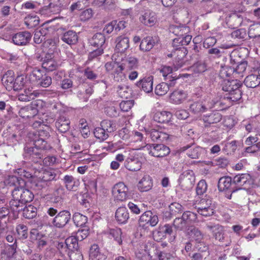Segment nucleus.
Returning <instances> with one entry per match:
<instances>
[{"label":"nucleus","instance_id":"obj_1","mask_svg":"<svg viewBox=\"0 0 260 260\" xmlns=\"http://www.w3.org/2000/svg\"><path fill=\"white\" fill-rule=\"evenodd\" d=\"M38 138L34 140L33 147L24 148L25 156L28 159L34 162L41 161L47 150L51 149L46 139L50 137L49 133L44 130L38 132Z\"/></svg>","mask_w":260,"mask_h":260},{"label":"nucleus","instance_id":"obj_2","mask_svg":"<svg viewBox=\"0 0 260 260\" xmlns=\"http://www.w3.org/2000/svg\"><path fill=\"white\" fill-rule=\"evenodd\" d=\"M2 81L8 91H19L24 88L26 82V77L24 75H20L15 78L12 72L9 71L4 75Z\"/></svg>","mask_w":260,"mask_h":260},{"label":"nucleus","instance_id":"obj_3","mask_svg":"<svg viewBox=\"0 0 260 260\" xmlns=\"http://www.w3.org/2000/svg\"><path fill=\"white\" fill-rule=\"evenodd\" d=\"M47 212L50 216L56 215L52 220V223L58 228H63L71 219V215L68 210H62L58 212L56 209L50 207Z\"/></svg>","mask_w":260,"mask_h":260},{"label":"nucleus","instance_id":"obj_4","mask_svg":"<svg viewBox=\"0 0 260 260\" xmlns=\"http://www.w3.org/2000/svg\"><path fill=\"white\" fill-rule=\"evenodd\" d=\"M199 214L205 217H210L215 212V206L213 200L210 198L202 199L196 207Z\"/></svg>","mask_w":260,"mask_h":260},{"label":"nucleus","instance_id":"obj_5","mask_svg":"<svg viewBox=\"0 0 260 260\" xmlns=\"http://www.w3.org/2000/svg\"><path fill=\"white\" fill-rule=\"evenodd\" d=\"M195 176L192 171L187 170L183 172L179 176L178 181L181 188L183 190L191 189L195 183Z\"/></svg>","mask_w":260,"mask_h":260},{"label":"nucleus","instance_id":"obj_6","mask_svg":"<svg viewBox=\"0 0 260 260\" xmlns=\"http://www.w3.org/2000/svg\"><path fill=\"white\" fill-rule=\"evenodd\" d=\"M145 148L150 155L156 157H162L170 153V148L162 144H148Z\"/></svg>","mask_w":260,"mask_h":260},{"label":"nucleus","instance_id":"obj_7","mask_svg":"<svg viewBox=\"0 0 260 260\" xmlns=\"http://www.w3.org/2000/svg\"><path fill=\"white\" fill-rule=\"evenodd\" d=\"M12 196L14 199H19L25 205L27 203L31 202L34 196L32 192L22 186L15 187L11 191Z\"/></svg>","mask_w":260,"mask_h":260},{"label":"nucleus","instance_id":"obj_8","mask_svg":"<svg viewBox=\"0 0 260 260\" xmlns=\"http://www.w3.org/2000/svg\"><path fill=\"white\" fill-rule=\"evenodd\" d=\"M128 191V187L122 182L115 184L112 190V195L114 200L120 202H123L127 200Z\"/></svg>","mask_w":260,"mask_h":260},{"label":"nucleus","instance_id":"obj_9","mask_svg":"<svg viewBox=\"0 0 260 260\" xmlns=\"http://www.w3.org/2000/svg\"><path fill=\"white\" fill-rule=\"evenodd\" d=\"M233 179L229 176H224L221 177L218 182V188L220 191L229 190L231 194L229 196L226 195V197L229 199H231L233 193L238 190V189H235V187H232L233 185Z\"/></svg>","mask_w":260,"mask_h":260},{"label":"nucleus","instance_id":"obj_10","mask_svg":"<svg viewBox=\"0 0 260 260\" xmlns=\"http://www.w3.org/2000/svg\"><path fill=\"white\" fill-rule=\"evenodd\" d=\"M70 120L64 112L60 113L55 122V126L61 133L68 132L70 128Z\"/></svg>","mask_w":260,"mask_h":260},{"label":"nucleus","instance_id":"obj_11","mask_svg":"<svg viewBox=\"0 0 260 260\" xmlns=\"http://www.w3.org/2000/svg\"><path fill=\"white\" fill-rule=\"evenodd\" d=\"M251 183V177L249 174H241L236 175L233 178V184L237 186L238 190L248 187Z\"/></svg>","mask_w":260,"mask_h":260},{"label":"nucleus","instance_id":"obj_12","mask_svg":"<svg viewBox=\"0 0 260 260\" xmlns=\"http://www.w3.org/2000/svg\"><path fill=\"white\" fill-rule=\"evenodd\" d=\"M221 119L222 115L217 111H213L211 113L203 115L202 117L205 127H209L211 124L217 123L220 122Z\"/></svg>","mask_w":260,"mask_h":260},{"label":"nucleus","instance_id":"obj_13","mask_svg":"<svg viewBox=\"0 0 260 260\" xmlns=\"http://www.w3.org/2000/svg\"><path fill=\"white\" fill-rule=\"evenodd\" d=\"M188 234L190 235L192 238L198 243L196 247L199 251L205 252L208 250V247L201 242L203 239V235L198 229L194 227L191 228L190 232H188Z\"/></svg>","mask_w":260,"mask_h":260},{"label":"nucleus","instance_id":"obj_14","mask_svg":"<svg viewBox=\"0 0 260 260\" xmlns=\"http://www.w3.org/2000/svg\"><path fill=\"white\" fill-rule=\"evenodd\" d=\"M32 35L29 31H25L15 34L12 37L13 43L17 45H26L29 43Z\"/></svg>","mask_w":260,"mask_h":260},{"label":"nucleus","instance_id":"obj_15","mask_svg":"<svg viewBox=\"0 0 260 260\" xmlns=\"http://www.w3.org/2000/svg\"><path fill=\"white\" fill-rule=\"evenodd\" d=\"M158 38L156 36H147L142 40L140 49L143 51H149L158 43Z\"/></svg>","mask_w":260,"mask_h":260},{"label":"nucleus","instance_id":"obj_16","mask_svg":"<svg viewBox=\"0 0 260 260\" xmlns=\"http://www.w3.org/2000/svg\"><path fill=\"white\" fill-rule=\"evenodd\" d=\"M207 229L211 231L215 239L223 241L224 239L223 228L218 224L209 222L206 224Z\"/></svg>","mask_w":260,"mask_h":260},{"label":"nucleus","instance_id":"obj_17","mask_svg":"<svg viewBox=\"0 0 260 260\" xmlns=\"http://www.w3.org/2000/svg\"><path fill=\"white\" fill-rule=\"evenodd\" d=\"M187 54V50L184 47H179L172 51V54L174 55L176 60L178 61V63H176V64L175 65V68L177 70L182 66L183 64V59Z\"/></svg>","mask_w":260,"mask_h":260},{"label":"nucleus","instance_id":"obj_18","mask_svg":"<svg viewBox=\"0 0 260 260\" xmlns=\"http://www.w3.org/2000/svg\"><path fill=\"white\" fill-rule=\"evenodd\" d=\"M153 77L149 76L145 77L137 82L136 85L141 88L146 93H150L153 90Z\"/></svg>","mask_w":260,"mask_h":260},{"label":"nucleus","instance_id":"obj_19","mask_svg":"<svg viewBox=\"0 0 260 260\" xmlns=\"http://www.w3.org/2000/svg\"><path fill=\"white\" fill-rule=\"evenodd\" d=\"M242 21L243 18L237 13L229 14L225 18V22L227 26L233 29L239 26Z\"/></svg>","mask_w":260,"mask_h":260},{"label":"nucleus","instance_id":"obj_20","mask_svg":"<svg viewBox=\"0 0 260 260\" xmlns=\"http://www.w3.org/2000/svg\"><path fill=\"white\" fill-rule=\"evenodd\" d=\"M176 78L170 79L169 83L161 82L155 88V93L156 95L162 96L166 94L169 91L170 87L174 86L176 83Z\"/></svg>","mask_w":260,"mask_h":260},{"label":"nucleus","instance_id":"obj_21","mask_svg":"<svg viewBox=\"0 0 260 260\" xmlns=\"http://www.w3.org/2000/svg\"><path fill=\"white\" fill-rule=\"evenodd\" d=\"M115 219L119 224H125L129 218V212L125 207H119L115 212Z\"/></svg>","mask_w":260,"mask_h":260},{"label":"nucleus","instance_id":"obj_22","mask_svg":"<svg viewBox=\"0 0 260 260\" xmlns=\"http://www.w3.org/2000/svg\"><path fill=\"white\" fill-rule=\"evenodd\" d=\"M138 189L141 192L148 191L153 186V180L148 175H145L139 181L138 185Z\"/></svg>","mask_w":260,"mask_h":260},{"label":"nucleus","instance_id":"obj_23","mask_svg":"<svg viewBox=\"0 0 260 260\" xmlns=\"http://www.w3.org/2000/svg\"><path fill=\"white\" fill-rule=\"evenodd\" d=\"M140 21L146 26H152L156 21L155 13L150 11H147L140 17Z\"/></svg>","mask_w":260,"mask_h":260},{"label":"nucleus","instance_id":"obj_24","mask_svg":"<svg viewBox=\"0 0 260 260\" xmlns=\"http://www.w3.org/2000/svg\"><path fill=\"white\" fill-rule=\"evenodd\" d=\"M115 50L119 52H124L129 47V41L128 37L120 36L115 40Z\"/></svg>","mask_w":260,"mask_h":260},{"label":"nucleus","instance_id":"obj_25","mask_svg":"<svg viewBox=\"0 0 260 260\" xmlns=\"http://www.w3.org/2000/svg\"><path fill=\"white\" fill-rule=\"evenodd\" d=\"M38 112L37 108L28 106L21 108L19 111V115L24 119H30L36 116Z\"/></svg>","mask_w":260,"mask_h":260},{"label":"nucleus","instance_id":"obj_26","mask_svg":"<svg viewBox=\"0 0 260 260\" xmlns=\"http://www.w3.org/2000/svg\"><path fill=\"white\" fill-rule=\"evenodd\" d=\"M61 40L68 45H74L78 42V36L75 31L70 30L62 34Z\"/></svg>","mask_w":260,"mask_h":260},{"label":"nucleus","instance_id":"obj_27","mask_svg":"<svg viewBox=\"0 0 260 260\" xmlns=\"http://www.w3.org/2000/svg\"><path fill=\"white\" fill-rule=\"evenodd\" d=\"M245 85L248 88H255L260 86V74H251L247 76L244 81Z\"/></svg>","mask_w":260,"mask_h":260},{"label":"nucleus","instance_id":"obj_28","mask_svg":"<svg viewBox=\"0 0 260 260\" xmlns=\"http://www.w3.org/2000/svg\"><path fill=\"white\" fill-rule=\"evenodd\" d=\"M150 137L154 142H162L168 139L169 136L166 133L156 129H152L149 133Z\"/></svg>","mask_w":260,"mask_h":260},{"label":"nucleus","instance_id":"obj_29","mask_svg":"<svg viewBox=\"0 0 260 260\" xmlns=\"http://www.w3.org/2000/svg\"><path fill=\"white\" fill-rule=\"evenodd\" d=\"M172 114L168 111H158L153 116L154 121L159 123H168L170 121Z\"/></svg>","mask_w":260,"mask_h":260},{"label":"nucleus","instance_id":"obj_30","mask_svg":"<svg viewBox=\"0 0 260 260\" xmlns=\"http://www.w3.org/2000/svg\"><path fill=\"white\" fill-rule=\"evenodd\" d=\"M63 181L68 190H76L79 185V181L72 175H66L63 177Z\"/></svg>","mask_w":260,"mask_h":260},{"label":"nucleus","instance_id":"obj_31","mask_svg":"<svg viewBox=\"0 0 260 260\" xmlns=\"http://www.w3.org/2000/svg\"><path fill=\"white\" fill-rule=\"evenodd\" d=\"M186 98V93L183 90H175L170 96L171 102L175 104L182 103Z\"/></svg>","mask_w":260,"mask_h":260},{"label":"nucleus","instance_id":"obj_32","mask_svg":"<svg viewBox=\"0 0 260 260\" xmlns=\"http://www.w3.org/2000/svg\"><path fill=\"white\" fill-rule=\"evenodd\" d=\"M142 163L138 158H128L125 163V167L131 171H137L140 170Z\"/></svg>","mask_w":260,"mask_h":260},{"label":"nucleus","instance_id":"obj_33","mask_svg":"<svg viewBox=\"0 0 260 260\" xmlns=\"http://www.w3.org/2000/svg\"><path fill=\"white\" fill-rule=\"evenodd\" d=\"M25 206L19 199H16L12 197L9 202V208L14 214H17L20 211H22Z\"/></svg>","mask_w":260,"mask_h":260},{"label":"nucleus","instance_id":"obj_34","mask_svg":"<svg viewBox=\"0 0 260 260\" xmlns=\"http://www.w3.org/2000/svg\"><path fill=\"white\" fill-rule=\"evenodd\" d=\"M106 256L100 252L98 245L93 244L91 246L89 251L90 260H105Z\"/></svg>","mask_w":260,"mask_h":260},{"label":"nucleus","instance_id":"obj_35","mask_svg":"<svg viewBox=\"0 0 260 260\" xmlns=\"http://www.w3.org/2000/svg\"><path fill=\"white\" fill-rule=\"evenodd\" d=\"M105 41L106 39L104 34L96 33L89 40V43L92 46L98 47V48H103V45L105 43Z\"/></svg>","mask_w":260,"mask_h":260},{"label":"nucleus","instance_id":"obj_36","mask_svg":"<svg viewBox=\"0 0 260 260\" xmlns=\"http://www.w3.org/2000/svg\"><path fill=\"white\" fill-rule=\"evenodd\" d=\"M204 101H200L193 102L189 106V109L191 112L194 114H200L203 113L206 110V108H209V106L205 105Z\"/></svg>","mask_w":260,"mask_h":260},{"label":"nucleus","instance_id":"obj_37","mask_svg":"<svg viewBox=\"0 0 260 260\" xmlns=\"http://www.w3.org/2000/svg\"><path fill=\"white\" fill-rule=\"evenodd\" d=\"M5 183L7 185L11 187H20L23 186L25 182L21 178L16 177L15 176H9L8 178L5 181Z\"/></svg>","mask_w":260,"mask_h":260},{"label":"nucleus","instance_id":"obj_38","mask_svg":"<svg viewBox=\"0 0 260 260\" xmlns=\"http://www.w3.org/2000/svg\"><path fill=\"white\" fill-rule=\"evenodd\" d=\"M169 30L178 37H183L188 32L189 27L183 25H172L170 26Z\"/></svg>","mask_w":260,"mask_h":260},{"label":"nucleus","instance_id":"obj_39","mask_svg":"<svg viewBox=\"0 0 260 260\" xmlns=\"http://www.w3.org/2000/svg\"><path fill=\"white\" fill-rule=\"evenodd\" d=\"M230 89L226 91L229 92V95L227 98L231 100L233 102H237L242 98V91L240 89L241 87L237 88L236 89L235 86L230 85L229 87Z\"/></svg>","mask_w":260,"mask_h":260},{"label":"nucleus","instance_id":"obj_40","mask_svg":"<svg viewBox=\"0 0 260 260\" xmlns=\"http://www.w3.org/2000/svg\"><path fill=\"white\" fill-rule=\"evenodd\" d=\"M78 241L77 237L71 236L68 238L65 241V246L71 251L78 250L79 248Z\"/></svg>","mask_w":260,"mask_h":260},{"label":"nucleus","instance_id":"obj_41","mask_svg":"<svg viewBox=\"0 0 260 260\" xmlns=\"http://www.w3.org/2000/svg\"><path fill=\"white\" fill-rule=\"evenodd\" d=\"M222 89L223 91H226L229 90L230 85L235 86L236 89L237 88L241 87V83L237 80H230L229 79H224L221 84Z\"/></svg>","mask_w":260,"mask_h":260},{"label":"nucleus","instance_id":"obj_42","mask_svg":"<svg viewBox=\"0 0 260 260\" xmlns=\"http://www.w3.org/2000/svg\"><path fill=\"white\" fill-rule=\"evenodd\" d=\"M22 211L23 216L27 219H32L37 215V209L34 206L29 205L27 207L25 206Z\"/></svg>","mask_w":260,"mask_h":260},{"label":"nucleus","instance_id":"obj_43","mask_svg":"<svg viewBox=\"0 0 260 260\" xmlns=\"http://www.w3.org/2000/svg\"><path fill=\"white\" fill-rule=\"evenodd\" d=\"M73 220L77 226H85L87 222V217L79 213H76L73 215Z\"/></svg>","mask_w":260,"mask_h":260},{"label":"nucleus","instance_id":"obj_44","mask_svg":"<svg viewBox=\"0 0 260 260\" xmlns=\"http://www.w3.org/2000/svg\"><path fill=\"white\" fill-rule=\"evenodd\" d=\"M173 226L179 231H185L189 226L188 223L181 217H176L173 221Z\"/></svg>","mask_w":260,"mask_h":260},{"label":"nucleus","instance_id":"obj_45","mask_svg":"<svg viewBox=\"0 0 260 260\" xmlns=\"http://www.w3.org/2000/svg\"><path fill=\"white\" fill-rule=\"evenodd\" d=\"M182 217L189 225L197 220V214L189 211L184 212Z\"/></svg>","mask_w":260,"mask_h":260},{"label":"nucleus","instance_id":"obj_46","mask_svg":"<svg viewBox=\"0 0 260 260\" xmlns=\"http://www.w3.org/2000/svg\"><path fill=\"white\" fill-rule=\"evenodd\" d=\"M56 174L51 171L44 170L39 172V177L43 181H50L55 179Z\"/></svg>","mask_w":260,"mask_h":260},{"label":"nucleus","instance_id":"obj_47","mask_svg":"<svg viewBox=\"0 0 260 260\" xmlns=\"http://www.w3.org/2000/svg\"><path fill=\"white\" fill-rule=\"evenodd\" d=\"M42 68L48 72H52L56 70L59 67L58 62L54 59L53 60L43 62Z\"/></svg>","mask_w":260,"mask_h":260},{"label":"nucleus","instance_id":"obj_48","mask_svg":"<svg viewBox=\"0 0 260 260\" xmlns=\"http://www.w3.org/2000/svg\"><path fill=\"white\" fill-rule=\"evenodd\" d=\"M235 71L234 68L228 66H221L219 75L220 78L224 79L232 75Z\"/></svg>","mask_w":260,"mask_h":260},{"label":"nucleus","instance_id":"obj_49","mask_svg":"<svg viewBox=\"0 0 260 260\" xmlns=\"http://www.w3.org/2000/svg\"><path fill=\"white\" fill-rule=\"evenodd\" d=\"M101 126L108 133H110L116 129L115 124L111 121L104 120L101 122Z\"/></svg>","mask_w":260,"mask_h":260},{"label":"nucleus","instance_id":"obj_50","mask_svg":"<svg viewBox=\"0 0 260 260\" xmlns=\"http://www.w3.org/2000/svg\"><path fill=\"white\" fill-rule=\"evenodd\" d=\"M93 133L94 136L96 138L102 141L105 140L109 137L108 133H107L101 126L96 127L94 130Z\"/></svg>","mask_w":260,"mask_h":260},{"label":"nucleus","instance_id":"obj_51","mask_svg":"<svg viewBox=\"0 0 260 260\" xmlns=\"http://www.w3.org/2000/svg\"><path fill=\"white\" fill-rule=\"evenodd\" d=\"M16 248L17 245L15 243L11 245H8L3 251L5 253H6L8 255V256L11 257L12 259H14V260H16Z\"/></svg>","mask_w":260,"mask_h":260},{"label":"nucleus","instance_id":"obj_52","mask_svg":"<svg viewBox=\"0 0 260 260\" xmlns=\"http://www.w3.org/2000/svg\"><path fill=\"white\" fill-rule=\"evenodd\" d=\"M43 74L39 70H33L29 75V79L32 82H39L43 77Z\"/></svg>","mask_w":260,"mask_h":260},{"label":"nucleus","instance_id":"obj_53","mask_svg":"<svg viewBox=\"0 0 260 260\" xmlns=\"http://www.w3.org/2000/svg\"><path fill=\"white\" fill-rule=\"evenodd\" d=\"M183 206L178 203L174 202L169 206V210L172 211V215L176 216L183 211Z\"/></svg>","mask_w":260,"mask_h":260},{"label":"nucleus","instance_id":"obj_54","mask_svg":"<svg viewBox=\"0 0 260 260\" xmlns=\"http://www.w3.org/2000/svg\"><path fill=\"white\" fill-rule=\"evenodd\" d=\"M87 1L88 0H79L76 3H73L70 8L71 11L81 10L87 4Z\"/></svg>","mask_w":260,"mask_h":260},{"label":"nucleus","instance_id":"obj_55","mask_svg":"<svg viewBox=\"0 0 260 260\" xmlns=\"http://www.w3.org/2000/svg\"><path fill=\"white\" fill-rule=\"evenodd\" d=\"M109 233L119 245L122 244V241L121 238L122 232L120 229L116 228L110 229Z\"/></svg>","mask_w":260,"mask_h":260},{"label":"nucleus","instance_id":"obj_56","mask_svg":"<svg viewBox=\"0 0 260 260\" xmlns=\"http://www.w3.org/2000/svg\"><path fill=\"white\" fill-rule=\"evenodd\" d=\"M155 254L159 260H176L175 257L170 253L162 252L155 249Z\"/></svg>","mask_w":260,"mask_h":260},{"label":"nucleus","instance_id":"obj_57","mask_svg":"<svg viewBox=\"0 0 260 260\" xmlns=\"http://www.w3.org/2000/svg\"><path fill=\"white\" fill-rule=\"evenodd\" d=\"M16 231L22 239H25L27 237V227L22 224H18L16 227Z\"/></svg>","mask_w":260,"mask_h":260},{"label":"nucleus","instance_id":"obj_58","mask_svg":"<svg viewBox=\"0 0 260 260\" xmlns=\"http://www.w3.org/2000/svg\"><path fill=\"white\" fill-rule=\"evenodd\" d=\"M207 189V184L204 180H200L196 187V193L199 196L203 195L205 193Z\"/></svg>","mask_w":260,"mask_h":260},{"label":"nucleus","instance_id":"obj_59","mask_svg":"<svg viewBox=\"0 0 260 260\" xmlns=\"http://www.w3.org/2000/svg\"><path fill=\"white\" fill-rule=\"evenodd\" d=\"M123 61V64L129 69H133L137 66L138 60L134 56H128Z\"/></svg>","mask_w":260,"mask_h":260},{"label":"nucleus","instance_id":"obj_60","mask_svg":"<svg viewBox=\"0 0 260 260\" xmlns=\"http://www.w3.org/2000/svg\"><path fill=\"white\" fill-rule=\"evenodd\" d=\"M117 91L119 95L123 99H127L129 96V93L128 91V88L125 85H119L117 87Z\"/></svg>","mask_w":260,"mask_h":260},{"label":"nucleus","instance_id":"obj_61","mask_svg":"<svg viewBox=\"0 0 260 260\" xmlns=\"http://www.w3.org/2000/svg\"><path fill=\"white\" fill-rule=\"evenodd\" d=\"M202 148L200 147H194L189 150L187 155L191 158H198L201 154Z\"/></svg>","mask_w":260,"mask_h":260},{"label":"nucleus","instance_id":"obj_62","mask_svg":"<svg viewBox=\"0 0 260 260\" xmlns=\"http://www.w3.org/2000/svg\"><path fill=\"white\" fill-rule=\"evenodd\" d=\"M127 206L131 212L134 214H139L145 211V209L142 207V205H140L139 206L132 202H129Z\"/></svg>","mask_w":260,"mask_h":260},{"label":"nucleus","instance_id":"obj_63","mask_svg":"<svg viewBox=\"0 0 260 260\" xmlns=\"http://www.w3.org/2000/svg\"><path fill=\"white\" fill-rule=\"evenodd\" d=\"M249 35L251 38L260 37V23L251 26L249 31Z\"/></svg>","mask_w":260,"mask_h":260},{"label":"nucleus","instance_id":"obj_64","mask_svg":"<svg viewBox=\"0 0 260 260\" xmlns=\"http://www.w3.org/2000/svg\"><path fill=\"white\" fill-rule=\"evenodd\" d=\"M52 83V78L46 75L43 76L42 78L40 79L39 82L38 83V85L41 87L46 88L49 87Z\"/></svg>","mask_w":260,"mask_h":260}]
</instances>
